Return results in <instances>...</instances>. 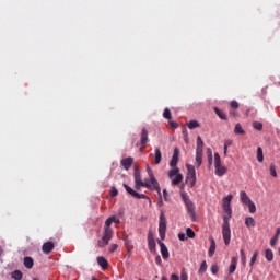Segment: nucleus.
Listing matches in <instances>:
<instances>
[{
	"label": "nucleus",
	"mask_w": 280,
	"mask_h": 280,
	"mask_svg": "<svg viewBox=\"0 0 280 280\" xmlns=\"http://www.w3.org/2000/svg\"><path fill=\"white\" fill-rule=\"evenodd\" d=\"M142 187H145L147 189H150L151 191H158L160 198H161V185H159V180H156V177H149L145 178Z\"/></svg>",
	"instance_id": "1"
},
{
	"label": "nucleus",
	"mask_w": 280,
	"mask_h": 280,
	"mask_svg": "<svg viewBox=\"0 0 280 280\" xmlns=\"http://www.w3.org/2000/svg\"><path fill=\"white\" fill-rule=\"evenodd\" d=\"M214 174L217 176H224V174H226V172H229V168H226V166H222V160L220 159V153H214Z\"/></svg>",
	"instance_id": "2"
},
{
	"label": "nucleus",
	"mask_w": 280,
	"mask_h": 280,
	"mask_svg": "<svg viewBox=\"0 0 280 280\" xmlns=\"http://www.w3.org/2000/svg\"><path fill=\"white\" fill-rule=\"evenodd\" d=\"M168 178L172 180V185H180L183 183V174H180V168L175 167L168 171L167 173Z\"/></svg>",
	"instance_id": "3"
},
{
	"label": "nucleus",
	"mask_w": 280,
	"mask_h": 280,
	"mask_svg": "<svg viewBox=\"0 0 280 280\" xmlns=\"http://www.w3.org/2000/svg\"><path fill=\"white\" fill-rule=\"evenodd\" d=\"M222 235L225 246H229V244H231V225L229 223V218L226 217L223 218Z\"/></svg>",
	"instance_id": "4"
},
{
	"label": "nucleus",
	"mask_w": 280,
	"mask_h": 280,
	"mask_svg": "<svg viewBox=\"0 0 280 280\" xmlns=\"http://www.w3.org/2000/svg\"><path fill=\"white\" fill-rule=\"evenodd\" d=\"M186 167H187L186 183L190 187H195L196 186V167L191 164H187Z\"/></svg>",
	"instance_id": "5"
},
{
	"label": "nucleus",
	"mask_w": 280,
	"mask_h": 280,
	"mask_svg": "<svg viewBox=\"0 0 280 280\" xmlns=\"http://www.w3.org/2000/svg\"><path fill=\"white\" fill-rule=\"evenodd\" d=\"M167 231V219L165 218V213L161 212L160 221H159V233L161 240H165V232Z\"/></svg>",
	"instance_id": "6"
},
{
	"label": "nucleus",
	"mask_w": 280,
	"mask_h": 280,
	"mask_svg": "<svg viewBox=\"0 0 280 280\" xmlns=\"http://www.w3.org/2000/svg\"><path fill=\"white\" fill-rule=\"evenodd\" d=\"M122 187H125L127 194H130V196H133V198H137L138 200H148V196L145 194H139L135 189H132L128 184H124Z\"/></svg>",
	"instance_id": "7"
},
{
	"label": "nucleus",
	"mask_w": 280,
	"mask_h": 280,
	"mask_svg": "<svg viewBox=\"0 0 280 280\" xmlns=\"http://www.w3.org/2000/svg\"><path fill=\"white\" fill-rule=\"evenodd\" d=\"M133 178H135V189L139 191V189L143 187V183H144V180L141 179V171H139V168H135Z\"/></svg>",
	"instance_id": "8"
},
{
	"label": "nucleus",
	"mask_w": 280,
	"mask_h": 280,
	"mask_svg": "<svg viewBox=\"0 0 280 280\" xmlns=\"http://www.w3.org/2000/svg\"><path fill=\"white\" fill-rule=\"evenodd\" d=\"M113 229H106L104 228V233H103V237H102V242L104 243V246H108V243L110 242V240H113Z\"/></svg>",
	"instance_id": "9"
},
{
	"label": "nucleus",
	"mask_w": 280,
	"mask_h": 280,
	"mask_svg": "<svg viewBox=\"0 0 280 280\" xmlns=\"http://www.w3.org/2000/svg\"><path fill=\"white\" fill-rule=\"evenodd\" d=\"M148 129L143 128L142 131H141V138H140V144H137V145H140V151L143 152L144 149H145V145H148Z\"/></svg>",
	"instance_id": "10"
},
{
	"label": "nucleus",
	"mask_w": 280,
	"mask_h": 280,
	"mask_svg": "<svg viewBox=\"0 0 280 280\" xmlns=\"http://www.w3.org/2000/svg\"><path fill=\"white\" fill-rule=\"evenodd\" d=\"M178 154H180V151L178 150V148H175L172 159L170 161V167H173V170L176 168V166L178 165Z\"/></svg>",
	"instance_id": "11"
},
{
	"label": "nucleus",
	"mask_w": 280,
	"mask_h": 280,
	"mask_svg": "<svg viewBox=\"0 0 280 280\" xmlns=\"http://www.w3.org/2000/svg\"><path fill=\"white\" fill-rule=\"evenodd\" d=\"M187 212L189 213L190 218L192 220H196V206L191 201H187L185 203Z\"/></svg>",
	"instance_id": "12"
},
{
	"label": "nucleus",
	"mask_w": 280,
	"mask_h": 280,
	"mask_svg": "<svg viewBox=\"0 0 280 280\" xmlns=\"http://www.w3.org/2000/svg\"><path fill=\"white\" fill-rule=\"evenodd\" d=\"M148 246L150 253H156V242L154 241V236H152V233L148 234Z\"/></svg>",
	"instance_id": "13"
},
{
	"label": "nucleus",
	"mask_w": 280,
	"mask_h": 280,
	"mask_svg": "<svg viewBox=\"0 0 280 280\" xmlns=\"http://www.w3.org/2000/svg\"><path fill=\"white\" fill-rule=\"evenodd\" d=\"M158 244L161 248V255L163 259H167L170 257V250H167V246H165V243L158 241Z\"/></svg>",
	"instance_id": "14"
},
{
	"label": "nucleus",
	"mask_w": 280,
	"mask_h": 280,
	"mask_svg": "<svg viewBox=\"0 0 280 280\" xmlns=\"http://www.w3.org/2000/svg\"><path fill=\"white\" fill-rule=\"evenodd\" d=\"M132 163H135V159L132 158H126L120 161V164L124 166V170H130L132 167Z\"/></svg>",
	"instance_id": "15"
},
{
	"label": "nucleus",
	"mask_w": 280,
	"mask_h": 280,
	"mask_svg": "<svg viewBox=\"0 0 280 280\" xmlns=\"http://www.w3.org/2000/svg\"><path fill=\"white\" fill-rule=\"evenodd\" d=\"M42 250L45 255H49L54 250V242H46L42 246Z\"/></svg>",
	"instance_id": "16"
},
{
	"label": "nucleus",
	"mask_w": 280,
	"mask_h": 280,
	"mask_svg": "<svg viewBox=\"0 0 280 280\" xmlns=\"http://www.w3.org/2000/svg\"><path fill=\"white\" fill-rule=\"evenodd\" d=\"M154 152H155V154H154V164L155 165H161V161H163V154L161 153V149L155 148Z\"/></svg>",
	"instance_id": "17"
},
{
	"label": "nucleus",
	"mask_w": 280,
	"mask_h": 280,
	"mask_svg": "<svg viewBox=\"0 0 280 280\" xmlns=\"http://www.w3.org/2000/svg\"><path fill=\"white\" fill-rule=\"evenodd\" d=\"M215 255V240L213 237H210V247L208 250V257H212Z\"/></svg>",
	"instance_id": "18"
},
{
	"label": "nucleus",
	"mask_w": 280,
	"mask_h": 280,
	"mask_svg": "<svg viewBox=\"0 0 280 280\" xmlns=\"http://www.w3.org/2000/svg\"><path fill=\"white\" fill-rule=\"evenodd\" d=\"M241 196V202L243 205H248L249 202H252L253 200L250 199V197H248V195L246 194V191L242 190L240 192Z\"/></svg>",
	"instance_id": "19"
},
{
	"label": "nucleus",
	"mask_w": 280,
	"mask_h": 280,
	"mask_svg": "<svg viewBox=\"0 0 280 280\" xmlns=\"http://www.w3.org/2000/svg\"><path fill=\"white\" fill-rule=\"evenodd\" d=\"M203 150H205V141H202V138L198 136L196 152H203Z\"/></svg>",
	"instance_id": "20"
},
{
	"label": "nucleus",
	"mask_w": 280,
	"mask_h": 280,
	"mask_svg": "<svg viewBox=\"0 0 280 280\" xmlns=\"http://www.w3.org/2000/svg\"><path fill=\"white\" fill-rule=\"evenodd\" d=\"M235 270H237V258L233 257L231 259V265H230V268H229L230 275H233V272H235Z\"/></svg>",
	"instance_id": "21"
},
{
	"label": "nucleus",
	"mask_w": 280,
	"mask_h": 280,
	"mask_svg": "<svg viewBox=\"0 0 280 280\" xmlns=\"http://www.w3.org/2000/svg\"><path fill=\"white\" fill-rule=\"evenodd\" d=\"M97 264L98 266H101V268H103V270H106V268H108V260H106V258L102 256L97 257Z\"/></svg>",
	"instance_id": "22"
},
{
	"label": "nucleus",
	"mask_w": 280,
	"mask_h": 280,
	"mask_svg": "<svg viewBox=\"0 0 280 280\" xmlns=\"http://www.w3.org/2000/svg\"><path fill=\"white\" fill-rule=\"evenodd\" d=\"M24 266L25 268H27L28 270L34 268V259L30 256L24 258Z\"/></svg>",
	"instance_id": "23"
},
{
	"label": "nucleus",
	"mask_w": 280,
	"mask_h": 280,
	"mask_svg": "<svg viewBox=\"0 0 280 280\" xmlns=\"http://www.w3.org/2000/svg\"><path fill=\"white\" fill-rule=\"evenodd\" d=\"M255 224H256V222H255V219L253 217H247L245 219V225L247 226V229L255 228Z\"/></svg>",
	"instance_id": "24"
},
{
	"label": "nucleus",
	"mask_w": 280,
	"mask_h": 280,
	"mask_svg": "<svg viewBox=\"0 0 280 280\" xmlns=\"http://www.w3.org/2000/svg\"><path fill=\"white\" fill-rule=\"evenodd\" d=\"M214 113L218 115L219 118H221L223 121H226L228 117L224 112H222L220 108L214 107Z\"/></svg>",
	"instance_id": "25"
},
{
	"label": "nucleus",
	"mask_w": 280,
	"mask_h": 280,
	"mask_svg": "<svg viewBox=\"0 0 280 280\" xmlns=\"http://www.w3.org/2000/svg\"><path fill=\"white\" fill-rule=\"evenodd\" d=\"M202 153L203 151H196L197 167H200V165H202Z\"/></svg>",
	"instance_id": "26"
},
{
	"label": "nucleus",
	"mask_w": 280,
	"mask_h": 280,
	"mask_svg": "<svg viewBox=\"0 0 280 280\" xmlns=\"http://www.w3.org/2000/svg\"><path fill=\"white\" fill-rule=\"evenodd\" d=\"M224 213H226L223 218H228V222L231 220V215L233 211L231 210V206H223Z\"/></svg>",
	"instance_id": "27"
},
{
	"label": "nucleus",
	"mask_w": 280,
	"mask_h": 280,
	"mask_svg": "<svg viewBox=\"0 0 280 280\" xmlns=\"http://www.w3.org/2000/svg\"><path fill=\"white\" fill-rule=\"evenodd\" d=\"M257 161L258 163H264V149L261 147L257 148Z\"/></svg>",
	"instance_id": "28"
},
{
	"label": "nucleus",
	"mask_w": 280,
	"mask_h": 280,
	"mask_svg": "<svg viewBox=\"0 0 280 280\" xmlns=\"http://www.w3.org/2000/svg\"><path fill=\"white\" fill-rule=\"evenodd\" d=\"M234 133H235V135H246V131L243 130L241 124H236V125H235V128H234Z\"/></svg>",
	"instance_id": "29"
},
{
	"label": "nucleus",
	"mask_w": 280,
	"mask_h": 280,
	"mask_svg": "<svg viewBox=\"0 0 280 280\" xmlns=\"http://www.w3.org/2000/svg\"><path fill=\"white\" fill-rule=\"evenodd\" d=\"M231 145H233V140H225L224 141V151H223L224 156H226L229 148H231Z\"/></svg>",
	"instance_id": "30"
},
{
	"label": "nucleus",
	"mask_w": 280,
	"mask_h": 280,
	"mask_svg": "<svg viewBox=\"0 0 280 280\" xmlns=\"http://www.w3.org/2000/svg\"><path fill=\"white\" fill-rule=\"evenodd\" d=\"M231 200H233V195H228L223 198V207H231Z\"/></svg>",
	"instance_id": "31"
},
{
	"label": "nucleus",
	"mask_w": 280,
	"mask_h": 280,
	"mask_svg": "<svg viewBox=\"0 0 280 280\" xmlns=\"http://www.w3.org/2000/svg\"><path fill=\"white\" fill-rule=\"evenodd\" d=\"M265 257L267 261H272V259H275V254L272 253L271 249H266Z\"/></svg>",
	"instance_id": "32"
},
{
	"label": "nucleus",
	"mask_w": 280,
	"mask_h": 280,
	"mask_svg": "<svg viewBox=\"0 0 280 280\" xmlns=\"http://www.w3.org/2000/svg\"><path fill=\"white\" fill-rule=\"evenodd\" d=\"M188 128L189 130H194L195 128H200V122H198L197 120H190L188 122Z\"/></svg>",
	"instance_id": "33"
},
{
	"label": "nucleus",
	"mask_w": 280,
	"mask_h": 280,
	"mask_svg": "<svg viewBox=\"0 0 280 280\" xmlns=\"http://www.w3.org/2000/svg\"><path fill=\"white\" fill-rule=\"evenodd\" d=\"M12 279H15V280H21L23 279V272L19 271V270H15L12 272Z\"/></svg>",
	"instance_id": "34"
},
{
	"label": "nucleus",
	"mask_w": 280,
	"mask_h": 280,
	"mask_svg": "<svg viewBox=\"0 0 280 280\" xmlns=\"http://www.w3.org/2000/svg\"><path fill=\"white\" fill-rule=\"evenodd\" d=\"M249 213H256L257 212V206H255V202L247 203Z\"/></svg>",
	"instance_id": "35"
},
{
	"label": "nucleus",
	"mask_w": 280,
	"mask_h": 280,
	"mask_svg": "<svg viewBox=\"0 0 280 280\" xmlns=\"http://www.w3.org/2000/svg\"><path fill=\"white\" fill-rule=\"evenodd\" d=\"M113 220H115V215L109 217V218L105 221L104 229H113V228H110V225L113 224Z\"/></svg>",
	"instance_id": "36"
},
{
	"label": "nucleus",
	"mask_w": 280,
	"mask_h": 280,
	"mask_svg": "<svg viewBox=\"0 0 280 280\" xmlns=\"http://www.w3.org/2000/svg\"><path fill=\"white\" fill-rule=\"evenodd\" d=\"M186 235L187 237H189L190 240H194V237H196V232H194V230L191 228H187L186 229Z\"/></svg>",
	"instance_id": "37"
},
{
	"label": "nucleus",
	"mask_w": 280,
	"mask_h": 280,
	"mask_svg": "<svg viewBox=\"0 0 280 280\" xmlns=\"http://www.w3.org/2000/svg\"><path fill=\"white\" fill-rule=\"evenodd\" d=\"M257 257H259V252H254L252 258H250V262L249 266H254L255 262L257 261Z\"/></svg>",
	"instance_id": "38"
},
{
	"label": "nucleus",
	"mask_w": 280,
	"mask_h": 280,
	"mask_svg": "<svg viewBox=\"0 0 280 280\" xmlns=\"http://www.w3.org/2000/svg\"><path fill=\"white\" fill-rule=\"evenodd\" d=\"M163 118L168 120L172 119V112L170 110V108L164 109Z\"/></svg>",
	"instance_id": "39"
},
{
	"label": "nucleus",
	"mask_w": 280,
	"mask_h": 280,
	"mask_svg": "<svg viewBox=\"0 0 280 280\" xmlns=\"http://www.w3.org/2000/svg\"><path fill=\"white\" fill-rule=\"evenodd\" d=\"M208 152V163L209 165L213 164V152L211 151V149H207Z\"/></svg>",
	"instance_id": "40"
},
{
	"label": "nucleus",
	"mask_w": 280,
	"mask_h": 280,
	"mask_svg": "<svg viewBox=\"0 0 280 280\" xmlns=\"http://www.w3.org/2000/svg\"><path fill=\"white\" fill-rule=\"evenodd\" d=\"M207 272V260H203L200 265V268H199V273L202 275Z\"/></svg>",
	"instance_id": "41"
},
{
	"label": "nucleus",
	"mask_w": 280,
	"mask_h": 280,
	"mask_svg": "<svg viewBox=\"0 0 280 280\" xmlns=\"http://www.w3.org/2000/svg\"><path fill=\"white\" fill-rule=\"evenodd\" d=\"M253 128H255V130H262L264 129V124H261L260 121H254L253 122Z\"/></svg>",
	"instance_id": "42"
},
{
	"label": "nucleus",
	"mask_w": 280,
	"mask_h": 280,
	"mask_svg": "<svg viewBox=\"0 0 280 280\" xmlns=\"http://www.w3.org/2000/svg\"><path fill=\"white\" fill-rule=\"evenodd\" d=\"M269 172L273 176V178H277V166H275V164H270Z\"/></svg>",
	"instance_id": "43"
},
{
	"label": "nucleus",
	"mask_w": 280,
	"mask_h": 280,
	"mask_svg": "<svg viewBox=\"0 0 280 280\" xmlns=\"http://www.w3.org/2000/svg\"><path fill=\"white\" fill-rule=\"evenodd\" d=\"M182 200H183L184 205L191 201V199H189V196L187 195V192L182 194Z\"/></svg>",
	"instance_id": "44"
},
{
	"label": "nucleus",
	"mask_w": 280,
	"mask_h": 280,
	"mask_svg": "<svg viewBox=\"0 0 280 280\" xmlns=\"http://www.w3.org/2000/svg\"><path fill=\"white\" fill-rule=\"evenodd\" d=\"M210 270H211L212 275H218L220 267L217 264H214L210 267Z\"/></svg>",
	"instance_id": "45"
},
{
	"label": "nucleus",
	"mask_w": 280,
	"mask_h": 280,
	"mask_svg": "<svg viewBox=\"0 0 280 280\" xmlns=\"http://www.w3.org/2000/svg\"><path fill=\"white\" fill-rule=\"evenodd\" d=\"M241 260L243 266H246V254L244 253L243 249H241Z\"/></svg>",
	"instance_id": "46"
},
{
	"label": "nucleus",
	"mask_w": 280,
	"mask_h": 280,
	"mask_svg": "<svg viewBox=\"0 0 280 280\" xmlns=\"http://www.w3.org/2000/svg\"><path fill=\"white\" fill-rule=\"evenodd\" d=\"M118 194H119V191L117 190V188H115V187L110 188V197L112 198H115Z\"/></svg>",
	"instance_id": "47"
},
{
	"label": "nucleus",
	"mask_w": 280,
	"mask_h": 280,
	"mask_svg": "<svg viewBox=\"0 0 280 280\" xmlns=\"http://www.w3.org/2000/svg\"><path fill=\"white\" fill-rule=\"evenodd\" d=\"M230 106H231V108L237 109V108H240V103H237V101H232Z\"/></svg>",
	"instance_id": "48"
},
{
	"label": "nucleus",
	"mask_w": 280,
	"mask_h": 280,
	"mask_svg": "<svg viewBox=\"0 0 280 280\" xmlns=\"http://www.w3.org/2000/svg\"><path fill=\"white\" fill-rule=\"evenodd\" d=\"M277 242H279V238H276L275 236L270 240V246L275 248L277 246Z\"/></svg>",
	"instance_id": "49"
},
{
	"label": "nucleus",
	"mask_w": 280,
	"mask_h": 280,
	"mask_svg": "<svg viewBox=\"0 0 280 280\" xmlns=\"http://www.w3.org/2000/svg\"><path fill=\"white\" fill-rule=\"evenodd\" d=\"M117 248H119V245H117V244H112V245L109 246V253H115V250H117Z\"/></svg>",
	"instance_id": "50"
},
{
	"label": "nucleus",
	"mask_w": 280,
	"mask_h": 280,
	"mask_svg": "<svg viewBox=\"0 0 280 280\" xmlns=\"http://www.w3.org/2000/svg\"><path fill=\"white\" fill-rule=\"evenodd\" d=\"M168 125L171 126V128H174V129L178 128V124H176V122H175L174 120H172V119L168 120Z\"/></svg>",
	"instance_id": "51"
},
{
	"label": "nucleus",
	"mask_w": 280,
	"mask_h": 280,
	"mask_svg": "<svg viewBox=\"0 0 280 280\" xmlns=\"http://www.w3.org/2000/svg\"><path fill=\"white\" fill-rule=\"evenodd\" d=\"M147 172H148L149 178L154 177V173L152 172V168H150L149 165L147 166Z\"/></svg>",
	"instance_id": "52"
},
{
	"label": "nucleus",
	"mask_w": 280,
	"mask_h": 280,
	"mask_svg": "<svg viewBox=\"0 0 280 280\" xmlns=\"http://www.w3.org/2000/svg\"><path fill=\"white\" fill-rule=\"evenodd\" d=\"M178 240H179L180 242H185V240H187V235H185V233H179V234H178Z\"/></svg>",
	"instance_id": "53"
},
{
	"label": "nucleus",
	"mask_w": 280,
	"mask_h": 280,
	"mask_svg": "<svg viewBox=\"0 0 280 280\" xmlns=\"http://www.w3.org/2000/svg\"><path fill=\"white\" fill-rule=\"evenodd\" d=\"M155 264H156L158 266H162L163 260L161 259L160 256H156V257H155Z\"/></svg>",
	"instance_id": "54"
},
{
	"label": "nucleus",
	"mask_w": 280,
	"mask_h": 280,
	"mask_svg": "<svg viewBox=\"0 0 280 280\" xmlns=\"http://www.w3.org/2000/svg\"><path fill=\"white\" fill-rule=\"evenodd\" d=\"M180 280H188L187 272H185V271L182 272Z\"/></svg>",
	"instance_id": "55"
},
{
	"label": "nucleus",
	"mask_w": 280,
	"mask_h": 280,
	"mask_svg": "<svg viewBox=\"0 0 280 280\" xmlns=\"http://www.w3.org/2000/svg\"><path fill=\"white\" fill-rule=\"evenodd\" d=\"M279 235H280V228H277L276 234L273 235V237H276V240H279Z\"/></svg>",
	"instance_id": "56"
},
{
	"label": "nucleus",
	"mask_w": 280,
	"mask_h": 280,
	"mask_svg": "<svg viewBox=\"0 0 280 280\" xmlns=\"http://www.w3.org/2000/svg\"><path fill=\"white\" fill-rule=\"evenodd\" d=\"M171 280H180V278L178 277V275L173 273L171 275Z\"/></svg>",
	"instance_id": "57"
},
{
	"label": "nucleus",
	"mask_w": 280,
	"mask_h": 280,
	"mask_svg": "<svg viewBox=\"0 0 280 280\" xmlns=\"http://www.w3.org/2000/svg\"><path fill=\"white\" fill-rule=\"evenodd\" d=\"M125 244H126V246L128 248V252L130 253V241L125 240Z\"/></svg>",
	"instance_id": "58"
},
{
	"label": "nucleus",
	"mask_w": 280,
	"mask_h": 280,
	"mask_svg": "<svg viewBox=\"0 0 280 280\" xmlns=\"http://www.w3.org/2000/svg\"><path fill=\"white\" fill-rule=\"evenodd\" d=\"M113 222H114L115 224H120L121 221H120L119 219H117L116 217H114Z\"/></svg>",
	"instance_id": "59"
},
{
	"label": "nucleus",
	"mask_w": 280,
	"mask_h": 280,
	"mask_svg": "<svg viewBox=\"0 0 280 280\" xmlns=\"http://www.w3.org/2000/svg\"><path fill=\"white\" fill-rule=\"evenodd\" d=\"M230 115H231V117H236V116H237V113H236L235 110H231V112H230Z\"/></svg>",
	"instance_id": "60"
},
{
	"label": "nucleus",
	"mask_w": 280,
	"mask_h": 280,
	"mask_svg": "<svg viewBox=\"0 0 280 280\" xmlns=\"http://www.w3.org/2000/svg\"><path fill=\"white\" fill-rule=\"evenodd\" d=\"M163 196H164L165 200H167V189L163 190Z\"/></svg>",
	"instance_id": "61"
},
{
	"label": "nucleus",
	"mask_w": 280,
	"mask_h": 280,
	"mask_svg": "<svg viewBox=\"0 0 280 280\" xmlns=\"http://www.w3.org/2000/svg\"><path fill=\"white\" fill-rule=\"evenodd\" d=\"M161 280H167V277H165V276H164V277H162V279H161Z\"/></svg>",
	"instance_id": "62"
},
{
	"label": "nucleus",
	"mask_w": 280,
	"mask_h": 280,
	"mask_svg": "<svg viewBox=\"0 0 280 280\" xmlns=\"http://www.w3.org/2000/svg\"><path fill=\"white\" fill-rule=\"evenodd\" d=\"M161 205H163V200H161L160 202H159V206L161 207Z\"/></svg>",
	"instance_id": "63"
},
{
	"label": "nucleus",
	"mask_w": 280,
	"mask_h": 280,
	"mask_svg": "<svg viewBox=\"0 0 280 280\" xmlns=\"http://www.w3.org/2000/svg\"><path fill=\"white\" fill-rule=\"evenodd\" d=\"M100 246H104V245H102V242H100Z\"/></svg>",
	"instance_id": "64"
}]
</instances>
